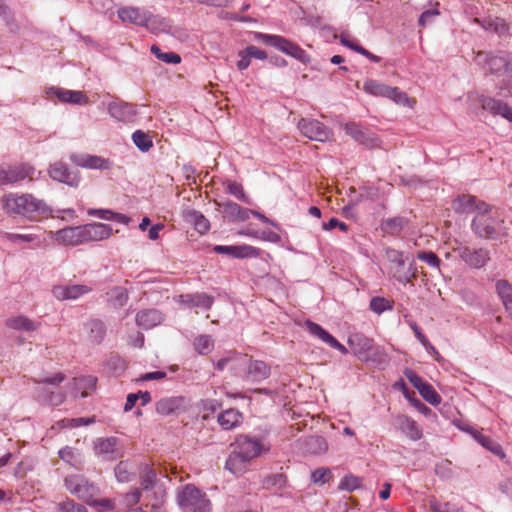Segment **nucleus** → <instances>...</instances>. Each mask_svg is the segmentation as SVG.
<instances>
[{"instance_id":"nucleus-1","label":"nucleus","mask_w":512,"mask_h":512,"mask_svg":"<svg viewBox=\"0 0 512 512\" xmlns=\"http://www.w3.org/2000/svg\"><path fill=\"white\" fill-rule=\"evenodd\" d=\"M232 446L234 449L227 458L225 467L233 474L243 473L251 460L270 449L261 438L249 435H239Z\"/></svg>"},{"instance_id":"nucleus-2","label":"nucleus","mask_w":512,"mask_h":512,"mask_svg":"<svg viewBox=\"0 0 512 512\" xmlns=\"http://www.w3.org/2000/svg\"><path fill=\"white\" fill-rule=\"evenodd\" d=\"M1 205L7 214L23 216L30 220H36L50 212L44 201L35 198L31 194L17 195L10 193L1 199Z\"/></svg>"},{"instance_id":"nucleus-3","label":"nucleus","mask_w":512,"mask_h":512,"mask_svg":"<svg viewBox=\"0 0 512 512\" xmlns=\"http://www.w3.org/2000/svg\"><path fill=\"white\" fill-rule=\"evenodd\" d=\"M510 224L496 209L487 206L473 218L471 228L480 238L496 240L508 234Z\"/></svg>"},{"instance_id":"nucleus-4","label":"nucleus","mask_w":512,"mask_h":512,"mask_svg":"<svg viewBox=\"0 0 512 512\" xmlns=\"http://www.w3.org/2000/svg\"><path fill=\"white\" fill-rule=\"evenodd\" d=\"M347 343L353 354L365 362L382 363L386 361L384 350L375 345L373 339L362 333H353L348 337Z\"/></svg>"},{"instance_id":"nucleus-5","label":"nucleus","mask_w":512,"mask_h":512,"mask_svg":"<svg viewBox=\"0 0 512 512\" xmlns=\"http://www.w3.org/2000/svg\"><path fill=\"white\" fill-rule=\"evenodd\" d=\"M177 503L184 512L211 511V502L206 493L192 484H187L178 491Z\"/></svg>"},{"instance_id":"nucleus-6","label":"nucleus","mask_w":512,"mask_h":512,"mask_svg":"<svg viewBox=\"0 0 512 512\" xmlns=\"http://www.w3.org/2000/svg\"><path fill=\"white\" fill-rule=\"evenodd\" d=\"M65 379L66 376L59 372L51 377L34 380L35 383L40 384V386L36 388L38 398L52 406L61 405L65 400V394L58 388V386Z\"/></svg>"},{"instance_id":"nucleus-7","label":"nucleus","mask_w":512,"mask_h":512,"mask_svg":"<svg viewBox=\"0 0 512 512\" xmlns=\"http://www.w3.org/2000/svg\"><path fill=\"white\" fill-rule=\"evenodd\" d=\"M255 39L280 50L303 64L310 62V56L298 44L285 37L258 32L255 33Z\"/></svg>"},{"instance_id":"nucleus-8","label":"nucleus","mask_w":512,"mask_h":512,"mask_svg":"<svg viewBox=\"0 0 512 512\" xmlns=\"http://www.w3.org/2000/svg\"><path fill=\"white\" fill-rule=\"evenodd\" d=\"M363 89L373 96L385 97L400 105L413 107L415 104L414 99H410L405 92L399 90L397 87H391L376 80H367L364 83Z\"/></svg>"},{"instance_id":"nucleus-9","label":"nucleus","mask_w":512,"mask_h":512,"mask_svg":"<svg viewBox=\"0 0 512 512\" xmlns=\"http://www.w3.org/2000/svg\"><path fill=\"white\" fill-rule=\"evenodd\" d=\"M476 61L490 74L512 73V57L509 55H493L486 52H478Z\"/></svg>"},{"instance_id":"nucleus-10","label":"nucleus","mask_w":512,"mask_h":512,"mask_svg":"<svg viewBox=\"0 0 512 512\" xmlns=\"http://www.w3.org/2000/svg\"><path fill=\"white\" fill-rule=\"evenodd\" d=\"M64 483L67 490L85 501L88 505L92 504L94 496L99 493L97 486L80 475L68 476L65 478Z\"/></svg>"},{"instance_id":"nucleus-11","label":"nucleus","mask_w":512,"mask_h":512,"mask_svg":"<svg viewBox=\"0 0 512 512\" xmlns=\"http://www.w3.org/2000/svg\"><path fill=\"white\" fill-rule=\"evenodd\" d=\"M344 131L355 142L364 146L367 149L381 147V140L374 132H372L370 129L366 127H362L361 125L355 122L346 123L344 126Z\"/></svg>"},{"instance_id":"nucleus-12","label":"nucleus","mask_w":512,"mask_h":512,"mask_svg":"<svg viewBox=\"0 0 512 512\" xmlns=\"http://www.w3.org/2000/svg\"><path fill=\"white\" fill-rule=\"evenodd\" d=\"M455 252L471 268H482L490 260V252L485 248L459 246Z\"/></svg>"},{"instance_id":"nucleus-13","label":"nucleus","mask_w":512,"mask_h":512,"mask_svg":"<svg viewBox=\"0 0 512 512\" xmlns=\"http://www.w3.org/2000/svg\"><path fill=\"white\" fill-rule=\"evenodd\" d=\"M298 129L305 137L320 142L329 140L332 134L330 129L316 119H300Z\"/></svg>"},{"instance_id":"nucleus-14","label":"nucleus","mask_w":512,"mask_h":512,"mask_svg":"<svg viewBox=\"0 0 512 512\" xmlns=\"http://www.w3.org/2000/svg\"><path fill=\"white\" fill-rule=\"evenodd\" d=\"M477 101L483 110H486L495 116L500 115L512 122V108L507 103L485 95L478 96Z\"/></svg>"},{"instance_id":"nucleus-15","label":"nucleus","mask_w":512,"mask_h":512,"mask_svg":"<svg viewBox=\"0 0 512 512\" xmlns=\"http://www.w3.org/2000/svg\"><path fill=\"white\" fill-rule=\"evenodd\" d=\"M118 444L119 440L116 437L99 438L95 441L94 449L96 454L103 456L106 460H115L123 457V451Z\"/></svg>"},{"instance_id":"nucleus-16","label":"nucleus","mask_w":512,"mask_h":512,"mask_svg":"<svg viewBox=\"0 0 512 512\" xmlns=\"http://www.w3.org/2000/svg\"><path fill=\"white\" fill-rule=\"evenodd\" d=\"M271 369L264 361L253 360L249 357L247 361L246 371H244V379L251 382H260L270 376Z\"/></svg>"},{"instance_id":"nucleus-17","label":"nucleus","mask_w":512,"mask_h":512,"mask_svg":"<svg viewBox=\"0 0 512 512\" xmlns=\"http://www.w3.org/2000/svg\"><path fill=\"white\" fill-rule=\"evenodd\" d=\"M108 113L121 122H132L137 114L136 106L127 102L115 101L108 105Z\"/></svg>"},{"instance_id":"nucleus-18","label":"nucleus","mask_w":512,"mask_h":512,"mask_svg":"<svg viewBox=\"0 0 512 512\" xmlns=\"http://www.w3.org/2000/svg\"><path fill=\"white\" fill-rule=\"evenodd\" d=\"M49 174L52 179L72 187L77 186L80 180L78 173L71 171L68 166L62 162H56L51 165Z\"/></svg>"},{"instance_id":"nucleus-19","label":"nucleus","mask_w":512,"mask_h":512,"mask_svg":"<svg viewBox=\"0 0 512 512\" xmlns=\"http://www.w3.org/2000/svg\"><path fill=\"white\" fill-rule=\"evenodd\" d=\"M84 330L86 333L87 341L93 345H99L103 342L107 327L105 323L96 318H91L84 323Z\"/></svg>"},{"instance_id":"nucleus-20","label":"nucleus","mask_w":512,"mask_h":512,"mask_svg":"<svg viewBox=\"0 0 512 512\" xmlns=\"http://www.w3.org/2000/svg\"><path fill=\"white\" fill-rule=\"evenodd\" d=\"M56 240L64 245L71 246L86 243L83 225L60 229L56 232Z\"/></svg>"},{"instance_id":"nucleus-21","label":"nucleus","mask_w":512,"mask_h":512,"mask_svg":"<svg viewBox=\"0 0 512 512\" xmlns=\"http://www.w3.org/2000/svg\"><path fill=\"white\" fill-rule=\"evenodd\" d=\"M477 199L470 195L458 196L452 203L456 213L482 212L488 205L484 202L476 203Z\"/></svg>"},{"instance_id":"nucleus-22","label":"nucleus","mask_w":512,"mask_h":512,"mask_svg":"<svg viewBox=\"0 0 512 512\" xmlns=\"http://www.w3.org/2000/svg\"><path fill=\"white\" fill-rule=\"evenodd\" d=\"M47 94L50 96L57 97L60 101L64 103H72V104H86L88 103L87 96L80 91L73 90H65L58 87H50L47 90Z\"/></svg>"},{"instance_id":"nucleus-23","label":"nucleus","mask_w":512,"mask_h":512,"mask_svg":"<svg viewBox=\"0 0 512 512\" xmlns=\"http://www.w3.org/2000/svg\"><path fill=\"white\" fill-rule=\"evenodd\" d=\"M30 174V168L24 165L0 169V185L14 184L24 180Z\"/></svg>"},{"instance_id":"nucleus-24","label":"nucleus","mask_w":512,"mask_h":512,"mask_svg":"<svg viewBox=\"0 0 512 512\" xmlns=\"http://www.w3.org/2000/svg\"><path fill=\"white\" fill-rule=\"evenodd\" d=\"M213 250L218 254H225L233 258H246L258 255V250L249 245L223 246L216 245Z\"/></svg>"},{"instance_id":"nucleus-25","label":"nucleus","mask_w":512,"mask_h":512,"mask_svg":"<svg viewBox=\"0 0 512 512\" xmlns=\"http://www.w3.org/2000/svg\"><path fill=\"white\" fill-rule=\"evenodd\" d=\"M71 159L76 165L85 168L107 170L111 167L108 159L96 155H73Z\"/></svg>"},{"instance_id":"nucleus-26","label":"nucleus","mask_w":512,"mask_h":512,"mask_svg":"<svg viewBox=\"0 0 512 512\" xmlns=\"http://www.w3.org/2000/svg\"><path fill=\"white\" fill-rule=\"evenodd\" d=\"M163 314L157 309H144L136 314V323L143 329H151L163 321Z\"/></svg>"},{"instance_id":"nucleus-27","label":"nucleus","mask_w":512,"mask_h":512,"mask_svg":"<svg viewBox=\"0 0 512 512\" xmlns=\"http://www.w3.org/2000/svg\"><path fill=\"white\" fill-rule=\"evenodd\" d=\"M85 242L100 241L107 239L112 234V228L103 223H93L83 225Z\"/></svg>"},{"instance_id":"nucleus-28","label":"nucleus","mask_w":512,"mask_h":512,"mask_svg":"<svg viewBox=\"0 0 512 512\" xmlns=\"http://www.w3.org/2000/svg\"><path fill=\"white\" fill-rule=\"evenodd\" d=\"M91 291L86 285L57 286L53 289V294L59 300L77 299L78 297Z\"/></svg>"},{"instance_id":"nucleus-29","label":"nucleus","mask_w":512,"mask_h":512,"mask_svg":"<svg viewBox=\"0 0 512 512\" xmlns=\"http://www.w3.org/2000/svg\"><path fill=\"white\" fill-rule=\"evenodd\" d=\"M147 10L135 7H124L118 10V17L123 22H128L134 25L144 27Z\"/></svg>"},{"instance_id":"nucleus-30","label":"nucleus","mask_w":512,"mask_h":512,"mask_svg":"<svg viewBox=\"0 0 512 512\" xmlns=\"http://www.w3.org/2000/svg\"><path fill=\"white\" fill-rule=\"evenodd\" d=\"M242 413L234 408L227 409L218 415L217 421L224 430H232L242 423Z\"/></svg>"},{"instance_id":"nucleus-31","label":"nucleus","mask_w":512,"mask_h":512,"mask_svg":"<svg viewBox=\"0 0 512 512\" xmlns=\"http://www.w3.org/2000/svg\"><path fill=\"white\" fill-rule=\"evenodd\" d=\"M183 406V397L162 398L156 403V411L160 415L169 416L182 409Z\"/></svg>"},{"instance_id":"nucleus-32","label":"nucleus","mask_w":512,"mask_h":512,"mask_svg":"<svg viewBox=\"0 0 512 512\" xmlns=\"http://www.w3.org/2000/svg\"><path fill=\"white\" fill-rule=\"evenodd\" d=\"M144 27L152 33H170L171 25L166 18L153 15L149 11L146 14Z\"/></svg>"},{"instance_id":"nucleus-33","label":"nucleus","mask_w":512,"mask_h":512,"mask_svg":"<svg viewBox=\"0 0 512 512\" xmlns=\"http://www.w3.org/2000/svg\"><path fill=\"white\" fill-rule=\"evenodd\" d=\"M140 485L143 491L153 490L157 484V473L148 464H142L139 471Z\"/></svg>"},{"instance_id":"nucleus-34","label":"nucleus","mask_w":512,"mask_h":512,"mask_svg":"<svg viewBox=\"0 0 512 512\" xmlns=\"http://www.w3.org/2000/svg\"><path fill=\"white\" fill-rule=\"evenodd\" d=\"M304 449L310 454L319 455L328 450V443L323 436L312 435L305 439Z\"/></svg>"},{"instance_id":"nucleus-35","label":"nucleus","mask_w":512,"mask_h":512,"mask_svg":"<svg viewBox=\"0 0 512 512\" xmlns=\"http://www.w3.org/2000/svg\"><path fill=\"white\" fill-rule=\"evenodd\" d=\"M6 325L11 329L24 330L30 332L36 331L39 328L40 323L35 322L26 316L20 315L17 317L7 319Z\"/></svg>"},{"instance_id":"nucleus-36","label":"nucleus","mask_w":512,"mask_h":512,"mask_svg":"<svg viewBox=\"0 0 512 512\" xmlns=\"http://www.w3.org/2000/svg\"><path fill=\"white\" fill-rule=\"evenodd\" d=\"M408 222L407 218L401 216L388 218L382 222L381 229L389 235H398L408 225Z\"/></svg>"},{"instance_id":"nucleus-37","label":"nucleus","mask_w":512,"mask_h":512,"mask_svg":"<svg viewBox=\"0 0 512 512\" xmlns=\"http://www.w3.org/2000/svg\"><path fill=\"white\" fill-rule=\"evenodd\" d=\"M399 425L401 431L411 440L416 441L422 438V431L414 420L402 416L399 418Z\"/></svg>"},{"instance_id":"nucleus-38","label":"nucleus","mask_w":512,"mask_h":512,"mask_svg":"<svg viewBox=\"0 0 512 512\" xmlns=\"http://www.w3.org/2000/svg\"><path fill=\"white\" fill-rule=\"evenodd\" d=\"M186 218L190 223L194 225L195 229L201 234L206 233L210 229V223L208 219H206L205 216L199 211H188Z\"/></svg>"},{"instance_id":"nucleus-39","label":"nucleus","mask_w":512,"mask_h":512,"mask_svg":"<svg viewBox=\"0 0 512 512\" xmlns=\"http://www.w3.org/2000/svg\"><path fill=\"white\" fill-rule=\"evenodd\" d=\"M114 474L116 479L121 483L130 482L135 477V472L132 471V465L128 461H120L114 469Z\"/></svg>"},{"instance_id":"nucleus-40","label":"nucleus","mask_w":512,"mask_h":512,"mask_svg":"<svg viewBox=\"0 0 512 512\" xmlns=\"http://www.w3.org/2000/svg\"><path fill=\"white\" fill-rule=\"evenodd\" d=\"M475 438L483 447L491 451L494 455L498 456L501 459H504L506 457L501 445L494 441L489 436L477 434L475 435Z\"/></svg>"},{"instance_id":"nucleus-41","label":"nucleus","mask_w":512,"mask_h":512,"mask_svg":"<svg viewBox=\"0 0 512 512\" xmlns=\"http://www.w3.org/2000/svg\"><path fill=\"white\" fill-rule=\"evenodd\" d=\"M0 17L3 19L10 32H18L19 26L14 18L13 13L11 12L8 5L4 2V0H0Z\"/></svg>"},{"instance_id":"nucleus-42","label":"nucleus","mask_w":512,"mask_h":512,"mask_svg":"<svg viewBox=\"0 0 512 512\" xmlns=\"http://www.w3.org/2000/svg\"><path fill=\"white\" fill-rule=\"evenodd\" d=\"M417 258L425 262L428 266L435 270L439 275H442L441 259L432 251H421L417 254Z\"/></svg>"},{"instance_id":"nucleus-43","label":"nucleus","mask_w":512,"mask_h":512,"mask_svg":"<svg viewBox=\"0 0 512 512\" xmlns=\"http://www.w3.org/2000/svg\"><path fill=\"white\" fill-rule=\"evenodd\" d=\"M230 360L229 368L233 370L237 376L244 378V371H246L249 356L234 354L230 356Z\"/></svg>"},{"instance_id":"nucleus-44","label":"nucleus","mask_w":512,"mask_h":512,"mask_svg":"<svg viewBox=\"0 0 512 512\" xmlns=\"http://www.w3.org/2000/svg\"><path fill=\"white\" fill-rule=\"evenodd\" d=\"M134 144L143 152L148 151L153 146L151 137L142 130H137L132 134Z\"/></svg>"},{"instance_id":"nucleus-45","label":"nucleus","mask_w":512,"mask_h":512,"mask_svg":"<svg viewBox=\"0 0 512 512\" xmlns=\"http://www.w3.org/2000/svg\"><path fill=\"white\" fill-rule=\"evenodd\" d=\"M74 385L78 390H83L81 392V397H87L88 393L86 390H93L96 386L97 379L94 376H84L73 379Z\"/></svg>"},{"instance_id":"nucleus-46","label":"nucleus","mask_w":512,"mask_h":512,"mask_svg":"<svg viewBox=\"0 0 512 512\" xmlns=\"http://www.w3.org/2000/svg\"><path fill=\"white\" fill-rule=\"evenodd\" d=\"M189 298L188 303L192 307H203L205 309H209L213 304V297L209 296L205 293H197L194 295H188Z\"/></svg>"},{"instance_id":"nucleus-47","label":"nucleus","mask_w":512,"mask_h":512,"mask_svg":"<svg viewBox=\"0 0 512 512\" xmlns=\"http://www.w3.org/2000/svg\"><path fill=\"white\" fill-rule=\"evenodd\" d=\"M496 291L503 305L512 300V285L505 279L496 282Z\"/></svg>"},{"instance_id":"nucleus-48","label":"nucleus","mask_w":512,"mask_h":512,"mask_svg":"<svg viewBox=\"0 0 512 512\" xmlns=\"http://www.w3.org/2000/svg\"><path fill=\"white\" fill-rule=\"evenodd\" d=\"M418 392L424 398V400L433 406L439 405L441 403V396L428 382Z\"/></svg>"},{"instance_id":"nucleus-49","label":"nucleus","mask_w":512,"mask_h":512,"mask_svg":"<svg viewBox=\"0 0 512 512\" xmlns=\"http://www.w3.org/2000/svg\"><path fill=\"white\" fill-rule=\"evenodd\" d=\"M195 350L201 354H208L213 348V341L208 335H201L194 340Z\"/></svg>"},{"instance_id":"nucleus-50","label":"nucleus","mask_w":512,"mask_h":512,"mask_svg":"<svg viewBox=\"0 0 512 512\" xmlns=\"http://www.w3.org/2000/svg\"><path fill=\"white\" fill-rule=\"evenodd\" d=\"M417 276V267L415 266V262L412 261L410 264H409V267L406 271H402V270H399V269H396L395 270V277L397 278V280L401 283H409L411 282L413 279H415Z\"/></svg>"},{"instance_id":"nucleus-51","label":"nucleus","mask_w":512,"mask_h":512,"mask_svg":"<svg viewBox=\"0 0 512 512\" xmlns=\"http://www.w3.org/2000/svg\"><path fill=\"white\" fill-rule=\"evenodd\" d=\"M385 256L391 263L396 264V269L403 270L405 266V259L403 253L393 248L385 249Z\"/></svg>"},{"instance_id":"nucleus-52","label":"nucleus","mask_w":512,"mask_h":512,"mask_svg":"<svg viewBox=\"0 0 512 512\" xmlns=\"http://www.w3.org/2000/svg\"><path fill=\"white\" fill-rule=\"evenodd\" d=\"M369 307L376 314H381L386 310L392 309V305L384 297H373L370 301Z\"/></svg>"},{"instance_id":"nucleus-53","label":"nucleus","mask_w":512,"mask_h":512,"mask_svg":"<svg viewBox=\"0 0 512 512\" xmlns=\"http://www.w3.org/2000/svg\"><path fill=\"white\" fill-rule=\"evenodd\" d=\"M227 189L230 194L234 195L240 201L246 204L251 203L249 197L245 194L242 185L236 181H230L227 185Z\"/></svg>"},{"instance_id":"nucleus-54","label":"nucleus","mask_w":512,"mask_h":512,"mask_svg":"<svg viewBox=\"0 0 512 512\" xmlns=\"http://www.w3.org/2000/svg\"><path fill=\"white\" fill-rule=\"evenodd\" d=\"M361 479L352 474L346 475L339 484L340 490L353 491L360 487Z\"/></svg>"},{"instance_id":"nucleus-55","label":"nucleus","mask_w":512,"mask_h":512,"mask_svg":"<svg viewBox=\"0 0 512 512\" xmlns=\"http://www.w3.org/2000/svg\"><path fill=\"white\" fill-rule=\"evenodd\" d=\"M263 484L266 488L276 487L280 489L285 486L286 477L282 473L273 474L266 477L263 481Z\"/></svg>"},{"instance_id":"nucleus-56","label":"nucleus","mask_w":512,"mask_h":512,"mask_svg":"<svg viewBox=\"0 0 512 512\" xmlns=\"http://www.w3.org/2000/svg\"><path fill=\"white\" fill-rule=\"evenodd\" d=\"M218 205L222 207V213L226 217H228L232 221H235V218H237V214L240 211V205L232 201H226Z\"/></svg>"},{"instance_id":"nucleus-57","label":"nucleus","mask_w":512,"mask_h":512,"mask_svg":"<svg viewBox=\"0 0 512 512\" xmlns=\"http://www.w3.org/2000/svg\"><path fill=\"white\" fill-rule=\"evenodd\" d=\"M429 507L433 512H457L454 505L449 502H439L436 498L429 500Z\"/></svg>"},{"instance_id":"nucleus-58","label":"nucleus","mask_w":512,"mask_h":512,"mask_svg":"<svg viewBox=\"0 0 512 512\" xmlns=\"http://www.w3.org/2000/svg\"><path fill=\"white\" fill-rule=\"evenodd\" d=\"M314 483L325 484L332 478V472L329 468H318L311 474Z\"/></svg>"},{"instance_id":"nucleus-59","label":"nucleus","mask_w":512,"mask_h":512,"mask_svg":"<svg viewBox=\"0 0 512 512\" xmlns=\"http://www.w3.org/2000/svg\"><path fill=\"white\" fill-rule=\"evenodd\" d=\"M165 495V490L158 488L157 490L153 491L151 495L148 496L149 505L151 506L152 510H157L162 506V504L164 503Z\"/></svg>"},{"instance_id":"nucleus-60","label":"nucleus","mask_w":512,"mask_h":512,"mask_svg":"<svg viewBox=\"0 0 512 512\" xmlns=\"http://www.w3.org/2000/svg\"><path fill=\"white\" fill-rule=\"evenodd\" d=\"M58 512H88L87 509L73 500H66L58 505Z\"/></svg>"},{"instance_id":"nucleus-61","label":"nucleus","mask_w":512,"mask_h":512,"mask_svg":"<svg viewBox=\"0 0 512 512\" xmlns=\"http://www.w3.org/2000/svg\"><path fill=\"white\" fill-rule=\"evenodd\" d=\"M107 366L116 374L122 373L127 367L126 361L118 355H112L107 361Z\"/></svg>"},{"instance_id":"nucleus-62","label":"nucleus","mask_w":512,"mask_h":512,"mask_svg":"<svg viewBox=\"0 0 512 512\" xmlns=\"http://www.w3.org/2000/svg\"><path fill=\"white\" fill-rule=\"evenodd\" d=\"M58 454H59V457L63 461H65L73 466H75L77 464V456H76V453L73 448L66 446V447L62 448Z\"/></svg>"},{"instance_id":"nucleus-63","label":"nucleus","mask_w":512,"mask_h":512,"mask_svg":"<svg viewBox=\"0 0 512 512\" xmlns=\"http://www.w3.org/2000/svg\"><path fill=\"white\" fill-rule=\"evenodd\" d=\"M404 375L418 391L427 383L415 371L411 369H407L404 372Z\"/></svg>"},{"instance_id":"nucleus-64","label":"nucleus","mask_w":512,"mask_h":512,"mask_svg":"<svg viewBox=\"0 0 512 512\" xmlns=\"http://www.w3.org/2000/svg\"><path fill=\"white\" fill-rule=\"evenodd\" d=\"M507 79H503L498 84V89L500 90V95L503 97H512V73Z\"/></svg>"}]
</instances>
